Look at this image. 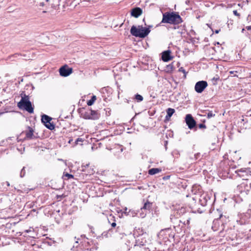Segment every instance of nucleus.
Segmentation results:
<instances>
[{
    "mask_svg": "<svg viewBox=\"0 0 251 251\" xmlns=\"http://www.w3.org/2000/svg\"><path fill=\"white\" fill-rule=\"evenodd\" d=\"M163 17L161 23L157 25L158 26L162 23H166L171 25H178L183 21L178 13L176 12H166L163 13Z\"/></svg>",
    "mask_w": 251,
    "mask_h": 251,
    "instance_id": "obj_1",
    "label": "nucleus"
},
{
    "mask_svg": "<svg viewBox=\"0 0 251 251\" xmlns=\"http://www.w3.org/2000/svg\"><path fill=\"white\" fill-rule=\"evenodd\" d=\"M150 31L151 30L149 29V28L143 27L142 25H138L137 27L133 25L130 29V33L132 35L141 38H144L147 37Z\"/></svg>",
    "mask_w": 251,
    "mask_h": 251,
    "instance_id": "obj_2",
    "label": "nucleus"
},
{
    "mask_svg": "<svg viewBox=\"0 0 251 251\" xmlns=\"http://www.w3.org/2000/svg\"><path fill=\"white\" fill-rule=\"evenodd\" d=\"M18 106L20 108H24L29 113H33L31 102L29 101L28 97L25 95L24 97H22L20 101L18 103Z\"/></svg>",
    "mask_w": 251,
    "mask_h": 251,
    "instance_id": "obj_3",
    "label": "nucleus"
},
{
    "mask_svg": "<svg viewBox=\"0 0 251 251\" xmlns=\"http://www.w3.org/2000/svg\"><path fill=\"white\" fill-rule=\"evenodd\" d=\"M124 234V229L123 226L119 225L116 228H110L106 234L104 235L108 237L114 235L116 237L122 238Z\"/></svg>",
    "mask_w": 251,
    "mask_h": 251,
    "instance_id": "obj_4",
    "label": "nucleus"
},
{
    "mask_svg": "<svg viewBox=\"0 0 251 251\" xmlns=\"http://www.w3.org/2000/svg\"><path fill=\"white\" fill-rule=\"evenodd\" d=\"M81 116L85 119L97 120L99 118L98 112L91 109H88L82 112Z\"/></svg>",
    "mask_w": 251,
    "mask_h": 251,
    "instance_id": "obj_5",
    "label": "nucleus"
},
{
    "mask_svg": "<svg viewBox=\"0 0 251 251\" xmlns=\"http://www.w3.org/2000/svg\"><path fill=\"white\" fill-rule=\"evenodd\" d=\"M152 206V203L147 201L144 204L142 207L141 208V212L140 213V217L142 218H144L147 215V211L150 212Z\"/></svg>",
    "mask_w": 251,
    "mask_h": 251,
    "instance_id": "obj_6",
    "label": "nucleus"
},
{
    "mask_svg": "<svg viewBox=\"0 0 251 251\" xmlns=\"http://www.w3.org/2000/svg\"><path fill=\"white\" fill-rule=\"evenodd\" d=\"M207 83L206 81H199L196 83L195 86V90L197 93H201L207 86Z\"/></svg>",
    "mask_w": 251,
    "mask_h": 251,
    "instance_id": "obj_7",
    "label": "nucleus"
},
{
    "mask_svg": "<svg viewBox=\"0 0 251 251\" xmlns=\"http://www.w3.org/2000/svg\"><path fill=\"white\" fill-rule=\"evenodd\" d=\"M185 121L186 125L188 126V128L190 129H193L196 126V122L195 121L192 116L190 114L186 115Z\"/></svg>",
    "mask_w": 251,
    "mask_h": 251,
    "instance_id": "obj_8",
    "label": "nucleus"
},
{
    "mask_svg": "<svg viewBox=\"0 0 251 251\" xmlns=\"http://www.w3.org/2000/svg\"><path fill=\"white\" fill-rule=\"evenodd\" d=\"M72 68H69L67 66H64L61 67L59 69L60 75L64 77L69 76L71 74H72Z\"/></svg>",
    "mask_w": 251,
    "mask_h": 251,
    "instance_id": "obj_9",
    "label": "nucleus"
},
{
    "mask_svg": "<svg viewBox=\"0 0 251 251\" xmlns=\"http://www.w3.org/2000/svg\"><path fill=\"white\" fill-rule=\"evenodd\" d=\"M33 129L30 126H28V130L25 131L23 133L25 134V139H32L35 138V136L33 134Z\"/></svg>",
    "mask_w": 251,
    "mask_h": 251,
    "instance_id": "obj_10",
    "label": "nucleus"
},
{
    "mask_svg": "<svg viewBox=\"0 0 251 251\" xmlns=\"http://www.w3.org/2000/svg\"><path fill=\"white\" fill-rule=\"evenodd\" d=\"M142 14V9L140 7H135L131 9V15L135 18L139 17Z\"/></svg>",
    "mask_w": 251,
    "mask_h": 251,
    "instance_id": "obj_11",
    "label": "nucleus"
},
{
    "mask_svg": "<svg viewBox=\"0 0 251 251\" xmlns=\"http://www.w3.org/2000/svg\"><path fill=\"white\" fill-rule=\"evenodd\" d=\"M171 51L167 50L164 51L162 53V59L164 62H168L172 59V57L171 56Z\"/></svg>",
    "mask_w": 251,
    "mask_h": 251,
    "instance_id": "obj_12",
    "label": "nucleus"
},
{
    "mask_svg": "<svg viewBox=\"0 0 251 251\" xmlns=\"http://www.w3.org/2000/svg\"><path fill=\"white\" fill-rule=\"evenodd\" d=\"M208 200H209V197L206 194H202L200 196L199 202L202 206H205Z\"/></svg>",
    "mask_w": 251,
    "mask_h": 251,
    "instance_id": "obj_13",
    "label": "nucleus"
},
{
    "mask_svg": "<svg viewBox=\"0 0 251 251\" xmlns=\"http://www.w3.org/2000/svg\"><path fill=\"white\" fill-rule=\"evenodd\" d=\"M147 241L145 239L141 238V239H138L136 240L135 244L134 247H142L146 246Z\"/></svg>",
    "mask_w": 251,
    "mask_h": 251,
    "instance_id": "obj_14",
    "label": "nucleus"
},
{
    "mask_svg": "<svg viewBox=\"0 0 251 251\" xmlns=\"http://www.w3.org/2000/svg\"><path fill=\"white\" fill-rule=\"evenodd\" d=\"M52 118L47 115L44 114L42 116L41 121L42 123H44V125L49 123V122H50Z\"/></svg>",
    "mask_w": 251,
    "mask_h": 251,
    "instance_id": "obj_15",
    "label": "nucleus"
},
{
    "mask_svg": "<svg viewBox=\"0 0 251 251\" xmlns=\"http://www.w3.org/2000/svg\"><path fill=\"white\" fill-rule=\"evenodd\" d=\"M161 172L160 168H151L149 170V174L150 175H154Z\"/></svg>",
    "mask_w": 251,
    "mask_h": 251,
    "instance_id": "obj_16",
    "label": "nucleus"
},
{
    "mask_svg": "<svg viewBox=\"0 0 251 251\" xmlns=\"http://www.w3.org/2000/svg\"><path fill=\"white\" fill-rule=\"evenodd\" d=\"M96 99H97L96 96L95 95H93L91 97V99L90 100L87 101V105L88 106L92 105L94 104L95 100H96Z\"/></svg>",
    "mask_w": 251,
    "mask_h": 251,
    "instance_id": "obj_17",
    "label": "nucleus"
},
{
    "mask_svg": "<svg viewBox=\"0 0 251 251\" xmlns=\"http://www.w3.org/2000/svg\"><path fill=\"white\" fill-rule=\"evenodd\" d=\"M52 3L51 6L52 8H55L56 6L59 5L60 0H51Z\"/></svg>",
    "mask_w": 251,
    "mask_h": 251,
    "instance_id": "obj_18",
    "label": "nucleus"
},
{
    "mask_svg": "<svg viewBox=\"0 0 251 251\" xmlns=\"http://www.w3.org/2000/svg\"><path fill=\"white\" fill-rule=\"evenodd\" d=\"M45 126L50 129V130H53L55 128V126L53 123H51L50 122H49V123H47L45 125Z\"/></svg>",
    "mask_w": 251,
    "mask_h": 251,
    "instance_id": "obj_19",
    "label": "nucleus"
},
{
    "mask_svg": "<svg viewBox=\"0 0 251 251\" xmlns=\"http://www.w3.org/2000/svg\"><path fill=\"white\" fill-rule=\"evenodd\" d=\"M45 126L50 129V130H53L55 128V126L53 123H51L50 122H49V123H47L45 125Z\"/></svg>",
    "mask_w": 251,
    "mask_h": 251,
    "instance_id": "obj_20",
    "label": "nucleus"
},
{
    "mask_svg": "<svg viewBox=\"0 0 251 251\" xmlns=\"http://www.w3.org/2000/svg\"><path fill=\"white\" fill-rule=\"evenodd\" d=\"M166 112H167V115H168V117L169 116L172 117L173 114L175 113V110L173 108H168L167 109Z\"/></svg>",
    "mask_w": 251,
    "mask_h": 251,
    "instance_id": "obj_21",
    "label": "nucleus"
},
{
    "mask_svg": "<svg viewBox=\"0 0 251 251\" xmlns=\"http://www.w3.org/2000/svg\"><path fill=\"white\" fill-rule=\"evenodd\" d=\"M134 99L137 100V102H141L143 100V97L138 94L135 95Z\"/></svg>",
    "mask_w": 251,
    "mask_h": 251,
    "instance_id": "obj_22",
    "label": "nucleus"
},
{
    "mask_svg": "<svg viewBox=\"0 0 251 251\" xmlns=\"http://www.w3.org/2000/svg\"><path fill=\"white\" fill-rule=\"evenodd\" d=\"M236 173L238 176H239L240 177H242L244 176V175L241 174L240 173H246V171L245 169H241L240 170H238L236 171Z\"/></svg>",
    "mask_w": 251,
    "mask_h": 251,
    "instance_id": "obj_23",
    "label": "nucleus"
},
{
    "mask_svg": "<svg viewBox=\"0 0 251 251\" xmlns=\"http://www.w3.org/2000/svg\"><path fill=\"white\" fill-rule=\"evenodd\" d=\"M166 69L167 70V71H172L174 69V66L173 65V63H172L170 64H169L167 66Z\"/></svg>",
    "mask_w": 251,
    "mask_h": 251,
    "instance_id": "obj_24",
    "label": "nucleus"
},
{
    "mask_svg": "<svg viewBox=\"0 0 251 251\" xmlns=\"http://www.w3.org/2000/svg\"><path fill=\"white\" fill-rule=\"evenodd\" d=\"M217 224H219V220L218 219L215 220L213 221V226H212V228L213 229V230L214 231H216L217 230V229L215 227Z\"/></svg>",
    "mask_w": 251,
    "mask_h": 251,
    "instance_id": "obj_25",
    "label": "nucleus"
},
{
    "mask_svg": "<svg viewBox=\"0 0 251 251\" xmlns=\"http://www.w3.org/2000/svg\"><path fill=\"white\" fill-rule=\"evenodd\" d=\"M178 71L183 73L184 76L185 78L186 77V75L187 74V72H186V71L184 69V68L183 67H180Z\"/></svg>",
    "mask_w": 251,
    "mask_h": 251,
    "instance_id": "obj_26",
    "label": "nucleus"
},
{
    "mask_svg": "<svg viewBox=\"0 0 251 251\" xmlns=\"http://www.w3.org/2000/svg\"><path fill=\"white\" fill-rule=\"evenodd\" d=\"M172 154L173 156L177 157L178 155L179 154V151L177 150H174L172 152Z\"/></svg>",
    "mask_w": 251,
    "mask_h": 251,
    "instance_id": "obj_27",
    "label": "nucleus"
},
{
    "mask_svg": "<svg viewBox=\"0 0 251 251\" xmlns=\"http://www.w3.org/2000/svg\"><path fill=\"white\" fill-rule=\"evenodd\" d=\"M84 141V140L81 138H78L75 142L74 146H76L78 144L79 142H83Z\"/></svg>",
    "mask_w": 251,
    "mask_h": 251,
    "instance_id": "obj_28",
    "label": "nucleus"
},
{
    "mask_svg": "<svg viewBox=\"0 0 251 251\" xmlns=\"http://www.w3.org/2000/svg\"><path fill=\"white\" fill-rule=\"evenodd\" d=\"M136 215V213L134 212L133 211H131L129 210L128 211L127 215L130 216L134 217Z\"/></svg>",
    "mask_w": 251,
    "mask_h": 251,
    "instance_id": "obj_29",
    "label": "nucleus"
},
{
    "mask_svg": "<svg viewBox=\"0 0 251 251\" xmlns=\"http://www.w3.org/2000/svg\"><path fill=\"white\" fill-rule=\"evenodd\" d=\"M25 167H23L21 171V173H20V176L21 177H23L25 176Z\"/></svg>",
    "mask_w": 251,
    "mask_h": 251,
    "instance_id": "obj_30",
    "label": "nucleus"
},
{
    "mask_svg": "<svg viewBox=\"0 0 251 251\" xmlns=\"http://www.w3.org/2000/svg\"><path fill=\"white\" fill-rule=\"evenodd\" d=\"M215 114L213 113V112L212 111H209L208 113H207V117L208 118H210L212 117H214L215 116Z\"/></svg>",
    "mask_w": 251,
    "mask_h": 251,
    "instance_id": "obj_31",
    "label": "nucleus"
},
{
    "mask_svg": "<svg viewBox=\"0 0 251 251\" xmlns=\"http://www.w3.org/2000/svg\"><path fill=\"white\" fill-rule=\"evenodd\" d=\"M64 176L67 177L68 179L74 178V176L73 175H72L71 174H69L68 173L65 174L64 175Z\"/></svg>",
    "mask_w": 251,
    "mask_h": 251,
    "instance_id": "obj_32",
    "label": "nucleus"
},
{
    "mask_svg": "<svg viewBox=\"0 0 251 251\" xmlns=\"http://www.w3.org/2000/svg\"><path fill=\"white\" fill-rule=\"evenodd\" d=\"M199 127L200 128H206V126L203 124H200L199 125Z\"/></svg>",
    "mask_w": 251,
    "mask_h": 251,
    "instance_id": "obj_33",
    "label": "nucleus"
},
{
    "mask_svg": "<svg viewBox=\"0 0 251 251\" xmlns=\"http://www.w3.org/2000/svg\"><path fill=\"white\" fill-rule=\"evenodd\" d=\"M95 172V171H94L93 169H90L88 170V174L87 175H91L92 174H93Z\"/></svg>",
    "mask_w": 251,
    "mask_h": 251,
    "instance_id": "obj_34",
    "label": "nucleus"
},
{
    "mask_svg": "<svg viewBox=\"0 0 251 251\" xmlns=\"http://www.w3.org/2000/svg\"><path fill=\"white\" fill-rule=\"evenodd\" d=\"M111 228H116L117 226V224L115 222H112L111 224Z\"/></svg>",
    "mask_w": 251,
    "mask_h": 251,
    "instance_id": "obj_35",
    "label": "nucleus"
},
{
    "mask_svg": "<svg viewBox=\"0 0 251 251\" xmlns=\"http://www.w3.org/2000/svg\"><path fill=\"white\" fill-rule=\"evenodd\" d=\"M179 211V214L180 213H184L185 212V209L184 208L181 207V208L180 209Z\"/></svg>",
    "mask_w": 251,
    "mask_h": 251,
    "instance_id": "obj_36",
    "label": "nucleus"
},
{
    "mask_svg": "<svg viewBox=\"0 0 251 251\" xmlns=\"http://www.w3.org/2000/svg\"><path fill=\"white\" fill-rule=\"evenodd\" d=\"M127 208L126 207H125L124 209L123 213H125L126 215H127L128 212L127 211Z\"/></svg>",
    "mask_w": 251,
    "mask_h": 251,
    "instance_id": "obj_37",
    "label": "nucleus"
},
{
    "mask_svg": "<svg viewBox=\"0 0 251 251\" xmlns=\"http://www.w3.org/2000/svg\"><path fill=\"white\" fill-rule=\"evenodd\" d=\"M200 156V153H197L196 154H195V158L196 159H197Z\"/></svg>",
    "mask_w": 251,
    "mask_h": 251,
    "instance_id": "obj_38",
    "label": "nucleus"
},
{
    "mask_svg": "<svg viewBox=\"0 0 251 251\" xmlns=\"http://www.w3.org/2000/svg\"><path fill=\"white\" fill-rule=\"evenodd\" d=\"M233 14L237 16H239L240 15L237 12V11L236 10L233 11Z\"/></svg>",
    "mask_w": 251,
    "mask_h": 251,
    "instance_id": "obj_39",
    "label": "nucleus"
},
{
    "mask_svg": "<svg viewBox=\"0 0 251 251\" xmlns=\"http://www.w3.org/2000/svg\"><path fill=\"white\" fill-rule=\"evenodd\" d=\"M190 222V218L189 219L187 220L186 222L184 221V224L185 225H189Z\"/></svg>",
    "mask_w": 251,
    "mask_h": 251,
    "instance_id": "obj_40",
    "label": "nucleus"
},
{
    "mask_svg": "<svg viewBox=\"0 0 251 251\" xmlns=\"http://www.w3.org/2000/svg\"><path fill=\"white\" fill-rule=\"evenodd\" d=\"M171 116H168L167 115H166V117H165V121H169L170 120V118H171Z\"/></svg>",
    "mask_w": 251,
    "mask_h": 251,
    "instance_id": "obj_41",
    "label": "nucleus"
},
{
    "mask_svg": "<svg viewBox=\"0 0 251 251\" xmlns=\"http://www.w3.org/2000/svg\"><path fill=\"white\" fill-rule=\"evenodd\" d=\"M246 28L248 30H251V25H250V26H247L246 27Z\"/></svg>",
    "mask_w": 251,
    "mask_h": 251,
    "instance_id": "obj_42",
    "label": "nucleus"
},
{
    "mask_svg": "<svg viewBox=\"0 0 251 251\" xmlns=\"http://www.w3.org/2000/svg\"><path fill=\"white\" fill-rule=\"evenodd\" d=\"M89 165L88 164H86V165L84 166L83 167H85V169H83V171H85V170H85V169H86V168H88Z\"/></svg>",
    "mask_w": 251,
    "mask_h": 251,
    "instance_id": "obj_43",
    "label": "nucleus"
},
{
    "mask_svg": "<svg viewBox=\"0 0 251 251\" xmlns=\"http://www.w3.org/2000/svg\"><path fill=\"white\" fill-rule=\"evenodd\" d=\"M93 248H90V249H86L85 250V251H92V250H93Z\"/></svg>",
    "mask_w": 251,
    "mask_h": 251,
    "instance_id": "obj_44",
    "label": "nucleus"
},
{
    "mask_svg": "<svg viewBox=\"0 0 251 251\" xmlns=\"http://www.w3.org/2000/svg\"><path fill=\"white\" fill-rule=\"evenodd\" d=\"M55 221H56V222L58 224H60V222H60V220H57L56 218H55Z\"/></svg>",
    "mask_w": 251,
    "mask_h": 251,
    "instance_id": "obj_45",
    "label": "nucleus"
},
{
    "mask_svg": "<svg viewBox=\"0 0 251 251\" xmlns=\"http://www.w3.org/2000/svg\"><path fill=\"white\" fill-rule=\"evenodd\" d=\"M32 230H33V229L32 228V229H29L28 230H26L25 231L27 232V233H28L30 231H31Z\"/></svg>",
    "mask_w": 251,
    "mask_h": 251,
    "instance_id": "obj_46",
    "label": "nucleus"
},
{
    "mask_svg": "<svg viewBox=\"0 0 251 251\" xmlns=\"http://www.w3.org/2000/svg\"><path fill=\"white\" fill-rule=\"evenodd\" d=\"M73 139H72V138H71L69 139V141H68V143H69V144H71V143L73 142Z\"/></svg>",
    "mask_w": 251,
    "mask_h": 251,
    "instance_id": "obj_47",
    "label": "nucleus"
},
{
    "mask_svg": "<svg viewBox=\"0 0 251 251\" xmlns=\"http://www.w3.org/2000/svg\"><path fill=\"white\" fill-rule=\"evenodd\" d=\"M44 5H45V4H44V2H41V3H40V6H44Z\"/></svg>",
    "mask_w": 251,
    "mask_h": 251,
    "instance_id": "obj_48",
    "label": "nucleus"
},
{
    "mask_svg": "<svg viewBox=\"0 0 251 251\" xmlns=\"http://www.w3.org/2000/svg\"><path fill=\"white\" fill-rule=\"evenodd\" d=\"M167 141H165V149L166 150L167 149Z\"/></svg>",
    "mask_w": 251,
    "mask_h": 251,
    "instance_id": "obj_49",
    "label": "nucleus"
},
{
    "mask_svg": "<svg viewBox=\"0 0 251 251\" xmlns=\"http://www.w3.org/2000/svg\"><path fill=\"white\" fill-rule=\"evenodd\" d=\"M67 214L65 213V214H62V216L64 217H66L67 216Z\"/></svg>",
    "mask_w": 251,
    "mask_h": 251,
    "instance_id": "obj_50",
    "label": "nucleus"
},
{
    "mask_svg": "<svg viewBox=\"0 0 251 251\" xmlns=\"http://www.w3.org/2000/svg\"><path fill=\"white\" fill-rule=\"evenodd\" d=\"M152 27L153 26L152 25H149V26L147 28H149V29H150V28H152Z\"/></svg>",
    "mask_w": 251,
    "mask_h": 251,
    "instance_id": "obj_51",
    "label": "nucleus"
},
{
    "mask_svg": "<svg viewBox=\"0 0 251 251\" xmlns=\"http://www.w3.org/2000/svg\"><path fill=\"white\" fill-rule=\"evenodd\" d=\"M220 30H216L215 31V33H217V34L219 32Z\"/></svg>",
    "mask_w": 251,
    "mask_h": 251,
    "instance_id": "obj_52",
    "label": "nucleus"
},
{
    "mask_svg": "<svg viewBox=\"0 0 251 251\" xmlns=\"http://www.w3.org/2000/svg\"><path fill=\"white\" fill-rule=\"evenodd\" d=\"M229 73H230V74H233L234 72H233V71H230V72H229Z\"/></svg>",
    "mask_w": 251,
    "mask_h": 251,
    "instance_id": "obj_53",
    "label": "nucleus"
},
{
    "mask_svg": "<svg viewBox=\"0 0 251 251\" xmlns=\"http://www.w3.org/2000/svg\"><path fill=\"white\" fill-rule=\"evenodd\" d=\"M164 230H170V228H167L165 229Z\"/></svg>",
    "mask_w": 251,
    "mask_h": 251,
    "instance_id": "obj_54",
    "label": "nucleus"
},
{
    "mask_svg": "<svg viewBox=\"0 0 251 251\" xmlns=\"http://www.w3.org/2000/svg\"><path fill=\"white\" fill-rule=\"evenodd\" d=\"M213 80H217V79H218V78H215V77H214V78H213Z\"/></svg>",
    "mask_w": 251,
    "mask_h": 251,
    "instance_id": "obj_55",
    "label": "nucleus"
},
{
    "mask_svg": "<svg viewBox=\"0 0 251 251\" xmlns=\"http://www.w3.org/2000/svg\"><path fill=\"white\" fill-rule=\"evenodd\" d=\"M50 0H46V1H47V2H49V1H50Z\"/></svg>",
    "mask_w": 251,
    "mask_h": 251,
    "instance_id": "obj_56",
    "label": "nucleus"
},
{
    "mask_svg": "<svg viewBox=\"0 0 251 251\" xmlns=\"http://www.w3.org/2000/svg\"><path fill=\"white\" fill-rule=\"evenodd\" d=\"M244 28H243V29H242V32H244Z\"/></svg>",
    "mask_w": 251,
    "mask_h": 251,
    "instance_id": "obj_57",
    "label": "nucleus"
},
{
    "mask_svg": "<svg viewBox=\"0 0 251 251\" xmlns=\"http://www.w3.org/2000/svg\"><path fill=\"white\" fill-rule=\"evenodd\" d=\"M163 231H164V230L162 229L161 231H160V232H162Z\"/></svg>",
    "mask_w": 251,
    "mask_h": 251,
    "instance_id": "obj_58",
    "label": "nucleus"
},
{
    "mask_svg": "<svg viewBox=\"0 0 251 251\" xmlns=\"http://www.w3.org/2000/svg\"><path fill=\"white\" fill-rule=\"evenodd\" d=\"M222 217H223L222 215H221L220 218H221Z\"/></svg>",
    "mask_w": 251,
    "mask_h": 251,
    "instance_id": "obj_59",
    "label": "nucleus"
}]
</instances>
